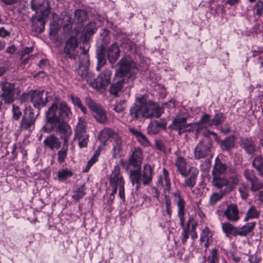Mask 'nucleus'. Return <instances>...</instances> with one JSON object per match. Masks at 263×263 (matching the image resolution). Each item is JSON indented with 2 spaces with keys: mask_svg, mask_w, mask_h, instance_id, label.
Wrapping results in <instances>:
<instances>
[{
  "mask_svg": "<svg viewBox=\"0 0 263 263\" xmlns=\"http://www.w3.org/2000/svg\"><path fill=\"white\" fill-rule=\"evenodd\" d=\"M256 251H249L248 255L249 256V260L251 263H258L260 260V258L256 254H253L254 252H256Z\"/></svg>",
  "mask_w": 263,
  "mask_h": 263,
  "instance_id": "obj_56",
  "label": "nucleus"
},
{
  "mask_svg": "<svg viewBox=\"0 0 263 263\" xmlns=\"http://www.w3.org/2000/svg\"><path fill=\"white\" fill-rule=\"evenodd\" d=\"M228 178L220 176H213V185L217 189H220L224 186H228Z\"/></svg>",
  "mask_w": 263,
  "mask_h": 263,
  "instance_id": "obj_29",
  "label": "nucleus"
},
{
  "mask_svg": "<svg viewBox=\"0 0 263 263\" xmlns=\"http://www.w3.org/2000/svg\"><path fill=\"white\" fill-rule=\"evenodd\" d=\"M74 138L79 141L80 148L87 146L89 136L87 133V124L85 119L79 118L74 131Z\"/></svg>",
  "mask_w": 263,
  "mask_h": 263,
  "instance_id": "obj_8",
  "label": "nucleus"
},
{
  "mask_svg": "<svg viewBox=\"0 0 263 263\" xmlns=\"http://www.w3.org/2000/svg\"><path fill=\"white\" fill-rule=\"evenodd\" d=\"M87 17V14L85 10L77 9L74 12V22L80 24L85 21Z\"/></svg>",
  "mask_w": 263,
  "mask_h": 263,
  "instance_id": "obj_33",
  "label": "nucleus"
},
{
  "mask_svg": "<svg viewBox=\"0 0 263 263\" xmlns=\"http://www.w3.org/2000/svg\"><path fill=\"white\" fill-rule=\"evenodd\" d=\"M187 119V116H176L173 119L172 124L168 126V128L177 131L178 134L181 135L183 133V130L185 127Z\"/></svg>",
  "mask_w": 263,
  "mask_h": 263,
  "instance_id": "obj_15",
  "label": "nucleus"
},
{
  "mask_svg": "<svg viewBox=\"0 0 263 263\" xmlns=\"http://www.w3.org/2000/svg\"><path fill=\"white\" fill-rule=\"evenodd\" d=\"M227 169L226 164L223 163L221 160L217 157L215 158V163L213 166V169L212 172V174L213 176H220L223 174Z\"/></svg>",
  "mask_w": 263,
  "mask_h": 263,
  "instance_id": "obj_24",
  "label": "nucleus"
},
{
  "mask_svg": "<svg viewBox=\"0 0 263 263\" xmlns=\"http://www.w3.org/2000/svg\"><path fill=\"white\" fill-rule=\"evenodd\" d=\"M78 47L77 39L74 36L70 37L66 42L64 48V52L70 59H76L78 52L77 49Z\"/></svg>",
  "mask_w": 263,
  "mask_h": 263,
  "instance_id": "obj_12",
  "label": "nucleus"
},
{
  "mask_svg": "<svg viewBox=\"0 0 263 263\" xmlns=\"http://www.w3.org/2000/svg\"><path fill=\"white\" fill-rule=\"evenodd\" d=\"M227 192H228V190L227 189H225L224 190H220L218 193H213L210 197V204H215L218 201L220 200L222 198L224 194Z\"/></svg>",
  "mask_w": 263,
  "mask_h": 263,
  "instance_id": "obj_36",
  "label": "nucleus"
},
{
  "mask_svg": "<svg viewBox=\"0 0 263 263\" xmlns=\"http://www.w3.org/2000/svg\"><path fill=\"white\" fill-rule=\"evenodd\" d=\"M73 175V172L71 170L67 168H63L58 172V177L60 181H64L67 178L71 177Z\"/></svg>",
  "mask_w": 263,
  "mask_h": 263,
  "instance_id": "obj_38",
  "label": "nucleus"
},
{
  "mask_svg": "<svg viewBox=\"0 0 263 263\" xmlns=\"http://www.w3.org/2000/svg\"><path fill=\"white\" fill-rule=\"evenodd\" d=\"M251 184V190L252 192L257 191L262 187V184L257 178H256L253 181L250 182Z\"/></svg>",
  "mask_w": 263,
  "mask_h": 263,
  "instance_id": "obj_48",
  "label": "nucleus"
},
{
  "mask_svg": "<svg viewBox=\"0 0 263 263\" xmlns=\"http://www.w3.org/2000/svg\"><path fill=\"white\" fill-rule=\"evenodd\" d=\"M129 114L135 119L140 117L149 119L159 118L162 112L157 104L152 101L147 102L146 97L142 96L136 98V102L130 108Z\"/></svg>",
  "mask_w": 263,
  "mask_h": 263,
  "instance_id": "obj_3",
  "label": "nucleus"
},
{
  "mask_svg": "<svg viewBox=\"0 0 263 263\" xmlns=\"http://www.w3.org/2000/svg\"><path fill=\"white\" fill-rule=\"evenodd\" d=\"M147 132L149 134H156L159 132V129L155 122L149 124L147 127Z\"/></svg>",
  "mask_w": 263,
  "mask_h": 263,
  "instance_id": "obj_59",
  "label": "nucleus"
},
{
  "mask_svg": "<svg viewBox=\"0 0 263 263\" xmlns=\"http://www.w3.org/2000/svg\"><path fill=\"white\" fill-rule=\"evenodd\" d=\"M96 56L98 60V66L97 70L99 71L100 70V66L104 65L106 62L105 55V49L102 45L98 47L96 51Z\"/></svg>",
  "mask_w": 263,
  "mask_h": 263,
  "instance_id": "obj_27",
  "label": "nucleus"
},
{
  "mask_svg": "<svg viewBox=\"0 0 263 263\" xmlns=\"http://www.w3.org/2000/svg\"><path fill=\"white\" fill-rule=\"evenodd\" d=\"M202 135L204 137L203 139H208L211 142L212 144L213 141L211 138V136H212L214 139L216 141L219 140V138L216 133L210 131V130L207 129L206 128H204L202 132Z\"/></svg>",
  "mask_w": 263,
  "mask_h": 263,
  "instance_id": "obj_41",
  "label": "nucleus"
},
{
  "mask_svg": "<svg viewBox=\"0 0 263 263\" xmlns=\"http://www.w3.org/2000/svg\"><path fill=\"white\" fill-rule=\"evenodd\" d=\"M155 123L157 125V127H158L159 129L161 128L163 129H165L166 128L167 123L165 119H161L160 120V121L159 122L158 121H155Z\"/></svg>",
  "mask_w": 263,
  "mask_h": 263,
  "instance_id": "obj_63",
  "label": "nucleus"
},
{
  "mask_svg": "<svg viewBox=\"0 0 263 263\" xmlns=\"http://www.w3.org/2000/svg\"><path fill=\"white\" fill-rule=\"evenodd\" d=\"M125 101L120 100L119 102H117L114 106V110L118 113L123 112L125 108Z\"/></svg>",
  "mask_w": 263,
  "mask_h": 263,
  "instance_id": "obj_49",
  "label": "nucleus"
},
{
  "mask_svg": "<svg viewBox=\"0 0 263 263\" xmlns=\"http://www.w3.org/2000/svg\"><path fill=\"white\" fill-rule=\"evenodd\" d=\"M154 175V168L149 164H145L141 171L139 170L130 171V180L133 185L136 184L135 189L137 191L141 184L144 186L149 185Z\"/></svg>",
  "mask_w": 263,
  "mask_h": 263,
  "instance_id": "obj_6",
  "label": "nucleus"
},
{
  "mask_svg": "<svg viewBox=\"0 0 263 263\" xmlns=\"http://www.w3.org/2000/svg\"><path fill=\"white\" fill-rule=\"evenodd\" d=\"M244 175L246 179L250 182L253 181L254 179L257 178L252 170H246Z\"/></svg>",
  "mask_w": 263,
  "mask_h": 263,
  "instance_id": "obj_61",
  "label": "nucleus"
},
{
  "mask_svg": "<svg viewBox=\"0 0 263 263\" xmlns=\"http://www.w3.org/2000/svg\"><path fill=\"white\" fill-rule=\"evenodd\" d=\"M112 134V131L111 129L104 128V129L102 130L99 134L100 139V140H102L103 138L105 139H107L109 138Z\"/></svg>",
  "mask_w": 263,
  "mask_h": 263,
  "instance_id": "obj_55",
  "label": "nucleus"
},
{
  "mask_svg": "<svg viewBox=\"0 0 263 263\" xmlns=\"http://www.w3.org/2000/svg\"><path fill=\"white\" fill-rule=\"evenodd\" d=\"M239 211L236 204L231 203L228 205L224 212L227 218L232 221H236L239 218Z\"/></svg>",
  "mask_w": 263,
  "mask_h": 263,
  "instance_id": "obj_20",
  "label": "nucleus"
},
{
  "mask_svg": "<svg viewBox=\"0 0 263 263\" xmlns=\"http://www.w3.org/2000/svg\"><path fill=\"white\" fill-rule=\"evenodd\" d=\"M40 0H32L31 6L32 10L36 11V14L32 17V29L38 33L44 30V19L50 12V4L48 0H43L39 3Z\"/></svg>",
  "mask_w": 263,
  "mask_h": 263,
  "instance_id": "obj_5",
  "label": "nucleus"
},
{
  "mask_svg": "<svg viewBox=\"0 0 263 263\" xmlns=\"http://www.w3.org/2000/svg\"><path fill=\"white\" fill-rule=\"evenodd\" d=\"M213 144L208 139L200 140L194 149V158L196 160L207 158L212 159Z\"/></svg>",
  "mask_w": 263,
  "mask_h": 263,
  "instance_id": "obj_7",
  "label": "nucleus"
},
{
  "mask_svg": "<svg viewBox=\"0 0 263 263\" xmlns=\"http://www.w3.org/2000/svg\"><path fill=\"white\" fill-rule=\"evenodd\" d=\"M222 228L223 232L227 236H228L229 235L233 236L238 235V230L229 222H227L222 223Z\"/></svg>",
  "mask_w": 263,
  "mask_h": 263,
  "instance_id": "obj_31",
  "label": "nucleus"
},
{
  "mask_svg": "<svg viewBox=\"0 0 263 263\" xmlns=\"http://www.w3.org/2000/svg\"><path fill=\"white\" fill-rule=\"evenodd\" d=\"M198 173V170L196 167L193 166L191 167L188 171H187V175H189V177H191L195 180H197Z\"/></svg>",
  "mask_w": 263,
  "mask_h": 263,
  "instance_id": "obj_57",
  "label": "nucleus"
},
{
  "mask_svg": "<svg viewBox=\"0 0 263 263\" xmlns=\"http://www.w3.org/2000/svg\"><path fill=\"white\" fill-rule=\"evenodd\" d=\"M143 159L142 150L139 148H136L130 156L129 163L134 167L141 166Z\"/></svg>",
  "mask_w": 263,
  "mask_h": 263,
  "instance_id": "obj_18",
  "label": "nucleus"
},
{
  "mask_svg": "<svg viewBox=\"0 0 263 263\" xmlns=\"http://www.w3.org/2000/svg\"><path fill=\"white\" fill-rule=\"evenodd\" d=\"M78 74L82 80L85 81L90 87L99 90L105 88L110 82L111 72L110 69H106L96 78L95 74L89 71L86 67L81 66L78 70Z\"/></svg>",
  "mask_w": 263,
  "mask_h": 263,
  "instance_id": "obj_4",
  "label": "nucleus"
},
{
  "mask_svg": "<svg viewBox=\"0 0 263 263\" xmlns=\"http://www.w3.org/2000/svg\"><path fill=\"white\" fill-rule=\"evenodd\" d=\"M196 183V180L193 179L191 177L186 178L184 180L183 186H187L190 189L193 188Z\"/></svg>",
  "mask_w": 263,
  "mask_h": 263,
  "instance_id": "obj_62",
  "label": "nucleus"
},
{
  "mask_svg": "<svg viewBox=\"0 0 263 263\" xmlns=\"http://www.w3.org/2000/svg\"><path fill=\"white\" fill-rule=\"evenodd\" d=\"M254 10L257 15L261 16L263 14V3L260 1L256 3L254 7Z\"/></svg>",
  "mask_w": 263,
  "mask_h": 263,
  "instance_id": "obj_53",
  "label": "nucleus"
},
{
  "mask_svg": "<svg viewBox=\"0 0 263 263\" xmlns=\"http://www.w3.org/2000/svg\"><path fill=\"white\" fill-rule=\"evenodd\" d=\"M156 185L158 187L163 189L164 193H170L171 187V181L168 171L164 168L163 174L158 176Z\"/></svg>",
  "mask_w": 263,
  "mask_h": 263,
  "instance_id": "obj_13",
  "label": "nucleus"
},
{
  "mask_svg": "<svg viewBox=\"0 0 263 263\" xmlns=\"http://www.w3.org/2000/svg\"><path fill=\"white\" fill-rule=\"evenodd\" d=\"M31 101L34 107L40 109L45 106L48 102V92L44 90H35L30 92Z\"/></svg>",
  "mask_w": 263,
  "mask_h": 263,
  "instance_id": "obj_10",
  "label": "nucleus"
},
{
  "mask_svg": "<svg viewBox=\"0 0 263 263\" xmlns=\"http://www.w3.org/2000/svg\"><path fill=\"white\" fill-rule=\"evenodd\" d=\"M259 215L258 212L256 210V208L254 206L250 207L246 213V217L245 218V220L248 219L255 218H257Z\"/></svg>",
  "mask_w": 263,
  "mask_h": 263,
  "instance_id": "obj_47",
  "label": "nucleus"
},
{
  "mask_svg": "<svg viewBox=\"0 0 263 263\" xmlns=\"http://www.w3.org/2000/svg\"><path fill=\"white\" fill-rule=\"evenodd\" d=\"M81 56H83V60L82 61L81 59L80 60V63H79V69L77 70V71L80 69L81 66H85L87 69V66L89 64V57L87 53V50H83V51L81 52Z\"/></svg>",
  "mask_w": 263,
  "mask_h": 263,
  "instance_id": "obj_44",
  "label": "nucleus"
},
{
  "mask_svg": "<svg viewBox=\"0 0 263 263\" xmlns=\"http://www.w3.org/2000/svg\"><path fill=\"white\" fill-rule=\"evenodd\" d=\"M85 101L89 108L93 111V116L96 120L99 123H105L107 118L106 112L102 107L90 98H86Z\"/></svg>",
  "mask_w": 263,
  "mask_h": 263,
  "instance_id": "obj_9",
  "label": "nucleus"
},
{
  "mask_svg": "<svg viewBox=\"0 0 263 263\" xmlns=\"http://www.w3.org/2000/svg\"><path fill=\"white\" fill-rule=\"evenodd\" d=\"M240 145L249 155L253 154L256 151L257 147L254 141L251 137H241Z\"/></svg>",
  "mask_w": 263,
  "mask_h": 263,
  "instance_id": "obj_17",
  "label": "nucleus"
},
{
  "mask_svg": "<svg viewBox=\"0 0 263 263\" xmlns=\"http://www.w3.org/2000/svg\"><path fill=\"white\" fill-rule=\"evenodd\" d=\"M99 156V154L96 152L95 153L92 157L88 161L87 164L84 170V172H88L91 166L98 160V157Z\"/></svg>",
  "mask_w": 263,
  "mask_h": 263,
  "instance_id": "obj_52",
  "label": "nucleus"
},
{
  "mask_svg": "<svg viewBox=\"0 0 263 263\" xmlns=\"http://www.w3.org/2000/svg\"><path fill=\"white\" fill-rule=\"evenodd\" d=\"M121 140L119 138L116 139L114 142V146L112 149L114 157H115L119 153L121 148Z\"/></svg>",
  "mask_w": 263,
  "mask_h": 263,
  "instance_id": "obj_50",
  "label": "nucleus"
},
{
  "mask_svg": "<svg viewBox=\"0 0 263 263\" xmlns=\"http://www.w3.org/2000/svg\"><path fill=\"white\" fill-rule=\"evenodd\" d=\"M85 194V189L84 186H81L80 187L78 188L74 192V194L72 195V198L76 200H79L80 198L83 197Z\"/></svg>",
  "mask_w": 263,
  "mask_h": 263,
  "instance_id": "obj_46",
  "label": "nucleus"
},
{
  "mask_svg": "<svg viewBox=\"0 0 263 263\" xmlns=\"http://www.w3.org/2000/svg\"><path fill=\"white\" fill-rule=\"evenodd\" d=\"M109 184L110 186H121L124 185V179L120 174V167L119 165H116L114 170L109 176Z\"/></svg>",
  "mask_w": 263,
  "mask_h": 263,
  "instance_id": "obj_16",
  "label": "nucleus"
},
{
  "mask_svg": "<svg viewBox=\"0 0 263 263\" xmlns=\"http://www.w3.org/2000/svg\"><path fill=\"white\" fill-rule=\"evenodd\" d=\"M64 24V29L65 31H69L72 28V25L74 20L69 15H65L63 20Z\"/></svg>",
  "mask_w": 263,
  "mask_h": 263,
  "instance_id": "obj_40",
  "label": "nucleus"
},
{
  "mask_svg": "<svg viewBox=\"0 0 263 263\" xmlns=\"http://www.w3.org/2000/svg\"><path fill=\"white\" fill-rule=\"evenodd\" d=\"M35 120L34 112L30 109L26 110L20 123V127L24 130H29Z\"/></svg>",
  "mask_w": 263,
  "mask_h": 263,
  "instance_id": "obj_14",
  "label": "nucleus"
},
{
  "mask_svg": "<svg viewBox=\"0 0 263 263\" xmlns=\"http://www.w3.org/2000/svg\"><path fill=\"white\" fill-rule=\"evenodd\" d=\"M224 121L223 115L221 112L216 113L212 119V126H218Z\"/></svg>",
  "mask_w": 263,
  "mask_h": 263,
  "instance_id": "obj_45",
  "label": "nucleus"
},
{
  "mask_svg": "<svg viewBox=\"0 0 263 263\" xmlns=\"http://www.w3.org/2000/svg\"><path fill=\"white\" fill-rule=\"evenodd\" d=\"M43 144L45 148H48L51 151L58 149L61 146L60 141L54 135L47 136L43 141Z\"/></svg>",
  "mask_w": 263,
  "mask_h": 263,
  "instance_id": "obj_21",
  "label": "nucleus"
},
{
  "mask_svg": "<svg viewBox=\"0 0 263 263\" xmlns=\"http://www.w3.org/2000/svg\"><path fill=\"white\" fill-rule=\"evenodd\" d=\"M235 146L234 137L230 136L220 141V146L222 151H229Z\"/></svg>",
  "mask_w": 263,
  "mask_h": 263,
  "instance_id": "obj_28",
  "label": "nucleus"
},
{
  "mask_svg": "<svg viewBox=\"0 0 263 263\" xmlns=\"http://www.w3.org/2000/svg\"><path fill=\"white\" fill-rule=\"evenodd\" d=\"M200 240L203 242L204 247H208L211 241V235L208 228L204 229L201 233Z\"/></svg>",
  "mask_w": 263,
  "mask_h": 263,
  "instance_id": "obj_34",
  "label": "nucleus"
},
{
  "mask_svg": "<svg viewBox=\"0 0 263 263\" xmlns=\"http://www.w3.org/2000/svg\"><path fill=\"white\" fill-rule=\"evenodd\" d=\"M120 50L116 43H112L107 50V58L109 62L115 63L120 56Z\"/></svg>",
  "mask_w": 263,
  "mask_h": 263,
  "instance_id": "obj_22",
  "label": "nucleus"
},
{
  "mask_svg": "<svg viewBox=\"0 0 263 263\" xmlns=\"http://www.w3.org/2000/svg\"><path fill=\"white\" fill-rule=\"evenodd\" d=\"M240 176L237 174H232L228 179V187L229 191H231L235 186H236L239 181Z\"/></svg>",
  "mask_w": 263,
  "mask_h": 263,
  "instance_id": "obj_37",
  "label": "nucleus"
},
{
  "mask_svg": "<svg viewBox=\"0 0 263 263\" xmlns=\"http://www.w3.org/2000/svg\"><path fill=\"white\" fill-rule=\"evenodd\" d=\"M118 65L119 68L116 72V76L119 77V79L111 84L109 87L110 93L115 97L120 96L123 84L133 81L138 71V65L128 55L123 57Z\"/></svg>",
  "mask_w": 263,
  "mask_h": 263,
  "instance_id": "obj_2",
  "label": "nucleus"
},
{
  "mask_svg": "<svg viewBox=\"0 0 263 263\" xmlns=\"http://www.w3.org/2000/svg\"><path fill=\"white\" fill-rule=\"evenodd\" d=\"M71 115V109L65 102L55 99L46 112L47 123L42 130L46 133L55 132L63 140V145H68L72 129L66 122Z\"/></svg>",
  "mask_w": 263,
  "mask_h": 263,
  "instance_id": "obj_1",
  "label": "nucleus"
},
{
  "mask_svg": "<svg viewBox=\"0 0 263 263\" xmlns=\"http://www.w3.org/2000/svg\"><path fill=\"white\" fill-rule=\"evenodd\" d=\"M255 224V222L247 223L245 226L238 230V235L246 236L253 230Z\"/></svg>",
  "mask_w": 263,
  "mask_h": 263,
  "instance_id": "obj_35",
  "label": "nucleus"
},
{
  "mask_svg": "<svg viewBox=\"0 0 263 263\" xmlns=\"http://www.w3.org/2000/svg\"><path fill=\"white\" fill-rule=\"evenodd\" d=\"M173 194L175 197V201L176 202V204L178 209V211L184 210L185 201L181 197L180 191L177 189Z\"/></svg>",
  "mask_w": 263,
  "mask_h": 263,
  "instance_id": "obj_32",
  "label": "nucleus"
},
{
  "mask_svg": "<svg viewBox=\"0 0 263 263\" xmlns=\"http://www.w3.org/2000/svg\"><path fill=\"white\" fill-rule=\"evenodd\" d=\"M252 165L258 172V174L263 177V157L261 155L255 157L252 161Z\"/></svg>",
  "mask_w": 263,
  "mask_h": 263,
  "instance_id": "obj_30",
  "label": "nucleus"
},
{
  "mask_svg": "<svg viewBox=\"0 0 263 263\" xmlns=\"http://www.w3.org/2000/svg\"><path fill=\"white\" fill-rule=\"evenodd\" d=\"M197 122L198 124V126L196 130L195 137L196 139L198 138V135L204 128L202 126V125L206 124L209 126H212V120H211L210 115L208 114H203L199 120Z\"/></svg>",
  "mask_w": 263,
  "mask_h": 263,
  "instance_id": "obj_23",
  "label": "nucleus"
},
{
  "mask_svg": "<svg viewBox=\"0 0 263 263\" xmlns=\"http://www.w3.org/2000/svg\"><path fill=\"white\" fill-rule=\"evenodd\" d=\"M12 112L13 114V119L16 121L18 120L22 115V112L19 107L13 104L12 105Z\"/></svg>",
  "mask_w": 263,
  "mask_h": 263,
  "instance_id": "obj_51",
  "label": "nucleus"
},
{
  "mask_svg": "<svg viewBox=\"0 0 263 263\" xmlns=\"http://www.w3.org/2000/svg\"><path fill=\"white\" fill-rule=\"evenodd\" d=\"M61 24L59 21L53 20L50 23L49 34L51 35H55L60 28Z\"/></svg>",
  "mask_w": 263,
  "mask_h": 263,
  "instance_id": "obj_43",
  "label": "nucleus"
},
{
  "mask_svg": "<svg viewBox=\"0 0 263 263\" xmlns=\"http://www.w3.org/2000/svg\"><path fill=\"white\" fill-rule=\"evenodd\" d=\"M184 210L178 211V216L180 220V225L181 227H184Z\"/></svg>",
  "mask_w": 263,
  "mask_h": 263,
  "instance_id": "obj_64",
  "label": "nucleus"
},
{
  "mask_svg": "<svg viewBox=\"0 0 263 263\" xmlns=\"http://www.w3.org/2000/svg\"><path fill=\"white\" fill-rule=\"evenodd\" d=\"M130 132L134 135L138 142L142 146L147 147L151 145V143L146 136L141 132L134 129H130Z\"/></svg>",
  "mask_w": 263,
  "mask_h": 263,
  "instance_id": "obj_26",
  "label": "nucleus"
},
{
  "mask_svg": "<svg viewBox=\"0 0 263 263\" xmlns=\"http://www.w3.org/2000/svg\"><path fill=\"white\" fill-rule=\"evenodd\" d=\"M0 86L2 93L1 97L5 103H11L15 99V85L14 83L8 82H2Z\"/></svg>",
  "mask_w": 263,
  "mask_h": 263,
  "instance_id": "obj_11",
  "label": "nucleus"
},
{
  "mask_svg": "<svg viewBox=\"0 0 263 263\" xmlns=\"http://www.w3.org/2000/svg\"><path fill=\"white\" fill-rule=\"evenodd\" d=\"M239 192L241 197L243 199H246L248 196V186L245 184H242L239 188Z\"/></svg>",
  "mask_w": 263,
  "mask_h": 263,
  "instance_id": "obj_60",
  "label": "nucleus"
},
{
  "mask_svg": "<svg viewBox=\"0 0 263 263\" xmlns=\"http://www.w3.org/2000/svg\"><path fill=\"white\" fill-rule=\"evenodd\" d=\"M198 126V124L197 122L191 123H187L186 122L185 127L183 130V133L193 132L195 129H196Z\"/></svg>",
  "mask_w": 263,
  "mask_h": 263,
  "instance_id": "obj_58",
  "label": "nucleus"
},
{
  "mask_svg": "<svg viewBox=\"0 0 263 263\" xmlns=\"http://www.w3.org/2000/svg\"><path fill=\"white\" fill-rule=\"evenodd\" d=\"M208 261L209 263H216L218 261L217 250L216 248L212 249Z\"/></svg>",
  "mask_w": 263,
  "mask_h": 263,
  "instance_id": "obj_54",
  "label": "nucleus"
},
{
  "mask_svg": "<svg viewBox=\"0 0 263 263\" xmlns=\"http://www.w3.org/2000/svg\"><path fill=\"white\" fill-rule=\"evenodd\" d=\"M97 27L95 23L89 22L83 29L81 35V39L83 40V44L87 45V41L91 36L96 32Z\"/></svg>",
  "mask_w": 263,
  "mask_h": 263,
  "instance_id": "obj_19",
  "label": "nucleus"
},
{
  "mask_svg": "<svg viewBox=\"0 0 263 263\" xmlns=\"http://www.w3.org/2000/svg\"><path fill=\"white\" fill-rule=\"evenodd\" d=\"M68 146V145H63L62 148L57 153L58 161L60 164L63 163L67 157Z\"/></svg>",
  "mask_w": 263,
  "mask_h": 263,
  "instance_id": "obj_39",
  "label": "nucleus"
},
{
  "mask_svg": "<svg viewBox=\"0 0 263 263\" xmlns=\"http://www.w3.org/2000/svg\"><path fill=\"white\" fill-rule=\"evenodd\" d=\"M33 47H26L21 51L20 59L22 60V63L24 64L27 63L28 60L30 59V57L25 58L26 55L29 54L33 51Z\"/></svg>",
  "mask_w": 263,
  "mask_h": 263,
  "instance_id": "obj_42",
  "label": "nucleus"
},
{
  "mask_svg": "<svg viewBox=\"0 0 263 263\" xmlns=\"http://www.w3.org/2000/svg\"><path fill=\"white\" fill-rule=\"evenodd\" d=\"M175 166L182 176L186 177L187 176L186 161L184 158L181 156L177 157L175 160Z\"/></svg>",
  "mask_w": 263,
  "mask_h": 263,
  "instance_id": "obj_25",
  "label": "nucleus"
}]
</instances>
